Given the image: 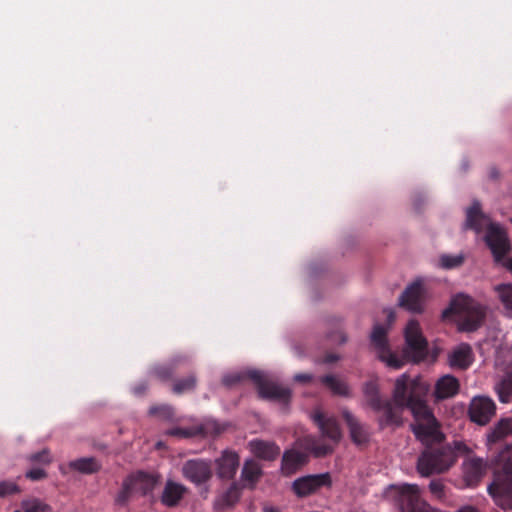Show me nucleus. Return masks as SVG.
Listing matches in <instances>:
<instances>
[{
  "instance_id": "nucleus-1",
  "label": "nucleus",
  "mask_w": 512,
  "mask_h": 512,
  "mask_svg": "<svg viewBox=\"0 0 512 512\" xmlns=\"http://www.w3.org/2000/svg\"><path fill=\"white\" fill-rule=\"evenodd\" d=\"M393 401L400 408H408L413 415L411 429L415 437L424 445L441 443L445 439L441 426L426 402L416 394V382L409 383L407 374H402L395 382Z\"/></svg>"
},
{
  "instance_id": "nucleus-2",
  "label": "nucleus",
  "mask_w": 512,
  "mask_h": 512,
  "mask_svg": "<svg viewBox=\"0 0 512 512\" xmlns=\"http://www.w3.org/2000/svg\"><path fill=\"white\" fill-rule=\"evenodd\" d=\"M386 333V329L382 325H375L371 333V341L379 359L387 366L399 369L404 365V359L419 363L427 357L428 342L423 336L417 321L411 320L404 330L405 348L403 357H399L389 350Z\"/></svg>"
},
{
  "instance_id": "nucleus-3",
  "label": "nucleus",
  "mask_w": 512,
  "mask_h": 512,
  "mask_svg": "<svg viewBox=\"0 0 512 512\" xmlns=\"http://www.w3.org/2000/svg\"><path fill=\"white\" fill-rule=\"evenodd\" d=\"M464 229H472L476 233L486 230L485 242L490 248L494 261L512 273V258L507 257L511 250L510 241L505 230L481 212L479 202H474L466 211Z\"/></svg>"
},
{
  "instance_id": "nucleus-4",
  "label": "nucleus",
  "mask_w": 512,
  "mask_h": 512,
  "mask_svg": "<svg viewBox=\"0 0 512 512\" xmlns=\"http://www.w3.org/2000/svg\"><path fill=\"white\" fill-rule=\"evenodd\" d=\"M245 377H249L257 385L260 397L277 401L282 405L283 410L287 409L291 398L290 389L273 382L262 371L248 370L246 372L228 373L223 377V384L227 387H232L241 382Z\"/></svg>"
},
{
  "instance_id": "nucleus-5",
  "label": "nucleus",
  "mask_w": 512,
  "mask_h": 512,
  "mask_svg": "<svg viewBox=\"0 0 512 512\" xmlns=\"http://www.w3.org/2000/svg\"><path fill=\"white\" fill-rule=\"evenodd\" d=\"M453 444V448L447 445L439 448H427L423 451L417 462L418 472L424 477L443 473L456 462V451L464 453L470 452V449L463 442L455 441Z\"/></svg>"
},
{
  "instance_id": "nucleus-6",
  "label": "nucleus",
  "mask_w": 512,
  "mask_h": 512,
  "mask_svg": "<svg viewBox=\"0 0 512 512\" xmlns=\"http://www.w3.org/2000/svg\"><path fill=\"white\" fill-rule=\"evenodd\" d=\"M486 309L470 296L459 293L454 296L443 314L453 313L457 316L459 329L462 331H474L483 322Z\"/></svg>"
},
{
  "instance_id": "nucleus-7",
  "label": "nucleus",
  "mask_w": 512,
  "mask_h": 512,
  "mask_svg": "<svg viewBox=\"0 0 512 512\" xmlns=\"http://www.w3.org/2000/svg\"><path fill=\"white\" fill-rule=\"evenodd\" d=\"M365 401L375 412L382 413L378 422L381 428L386 426H399L402 423L400 408L381 397L376 380L367 381L363 386Z\"/></svg>"
},
{
  "instance_id": "nucleus-8",
  "label": "nucleus",
  "mask_w": 512,
  "mask_h": 512,
  "mask_svg": "<svg viewBox=\"0 0 512 512\" xmlns=\"http://www.w3.org/2000/svg\"><path fill=\"white\" fill-rule=\"evenodd\" d=\"M401 512H438L420 498V488L416 484L391 485Z\"/></svg>"
},
{
  "instance_id": "nucleus-9",
  "label": "nucleus",
  "mask_w": 512,
  "mask_h": 512,
  "mask_svg": "<svg viewBox=\"0 0 512 512\" xmlns=\"http://www.w3.org/2000/svg\"><path fill=\"white\" fill-rule=\"evenodd\" d=\"M183 477L196 486L206 484L213 475L211 461L203 459H191L182 466Z\"/></svg>"
},
{
  "instance_id": "nucleus-10",
  "label": "nucleus",
  "mask_w": 512,
  "mask_h": 512,
  "mask_svg": "<svg viewBox=\"0 0 512 512\" xmlns=\"http://www.w3.org/2000/svg\"><path fill=\"white\" fill-rule=\"evenodd\" d=\"M332 484L329 473L306 475L299 477L292 483V489L298 497H306Z\"/></svg>"
},
{
  "instance_id": "nucleus-11",
  "label": "nucleus",
  "mask_w": 512,
  "mask_h": 512,
  "mask_svg": "<svg viewBox=\"0 0 512 512\" xmlns=\"http://www.w3.org/2000/svg\"><path fill=\"white\" fill-rule=\"evenodd\" d=\"M496 405L487 396H475L469 406V417L478 425H486L495 415Z\"/></svg>"
},
{
  "instance_id": "nucleus-12",
  "label": "nucleus",
  "mask_w": 512,
  "mask_h": 512,
  "mask_svg": "<svg viewBox=\"0 0 512 512\" xmlns=\"http://www.w3.org/2000/svg\"><path fill=\"white\" fill-rule=\"evenodd\" d=\"M424 288L421 279L409 284L399 298V305L410 312H421Z\"/></svg>"
},
{
  "instance_id": "nucleus-13",
  "label": "nucleus",
  "mask_w": 512,
  "mask_h": 512,
  "mask_svg": "<svg viewBox=\"0 0 512 512\" xmlns=\"http://www.w3.org/2000/svg\"><path fill=\"white\" fill-rule=\"evenodd\" d=\"M488 492L502 509L512 508V481L504 482L500 476L488 486Z\"/></svg>"
},
{
  "instance_id": "nucleus-14",
  "label": "nucleus",
  "mask_w": 512,
  "mask_h": 512,
  "mask_svg": "<svg viewBox=\"0 0 512 512\" xmlns=\"http://www.w3.org/2000/svg\"><path fill=\"white\" fill-rule=\"evenodd\" d=\"M487 470V462L479 457H471L462 464L463 480L469 487L476 486Z\"/></svg>"
},
{
  "instance_id": "nucleus-15",
  "label": "nucleus",
  "mask_w": 512,
  "mask_h": 512,
  "mask_svg": "<svg viewBox=\"0 0 512 512\" xmlns=\"http://www.w3.org/2000/svg\"><path fill=\"white\" fill-rule=\"evenodd\" d=\"M239 467V456L233 451H223L222 455L216 459L217 475L222 479H232Z\"/></svg>"
},
{
  "instance_id": "nucleus-16",
  "label": "nucleus",
  "mask_w": 512,
  "mask_h": 512,
  "mask_svg": "<svg viewBox=\"0 0 512 512\" xmlns=\"http://www.w3.org/2000/svg\"><path fill=\"white\" fill-rule=\"evenodd\" d=\"M311 418L318 425L323 437L327 438L333 444H336L340 440L341 431L334 418H325L320 411H315Z\"/></svg>"
},
{
  "instance_id": "nucleus-17",
  "label": "nucleus",
  "mask_w": 512,
  "mask_h": 512,
  "mask_svg": "<svg viewBox=\"0 0 512 512\" xmlns=\"http://www.w3.org/2000/svg\"><path fill=\"white\" fill-rule=\"evenodd\" d=\"M473 360L472 348L467 343H461L454 347L448 356L449 365L454 369H467Z\"/></svg>"
},
{
  "instance_id": "nucleus-18",
  "label": "nucleus",
  "mask_w": 512,
  "mask_h": 512,
  "mask_svg": "<svg viewBox=\"0 0 512 512\" xmlns=\"http://www.w3.org/2000/svg\"><path fill=\"white\" fill-rule=\"evenodd\" d=\"M512 445L503 447L494 458L496 477L500 476L504 482L512 481Z\"/></svg>"
},
{
  "instance_id": "nucleus-19",
  "label": "nucleus",
  "mask_w": 512,
  "mask_h": 512,
  "mask_svg": "<svg viewBox=\"0 0 512 512\" xmlns=\"http://www.w3.org/2000/svg\"><path fill=\"white\" fill-rule=\"evenodd\" d=\"M342 415L349 428L352 441L357 445L367 443L370 436L367 426L359 422L348 410H343Z\"/></svg>"
},
{
  "instance_id": "nucleus-20",
  "label": "nucleus",
  "mask_w": 512,
  "mask_h": 512,
  "mask_svg": "<svg viewBox=\"0 0 512 512\" xmlns=\"http://www.w3.org/2000/svg\"><path fill=\"white\" fill-rule=\"evenodd\" d=\"M248 445L254 456L263 460H275L280 454V448L270 441L255 439L251 440Z\"/></svg>"
},
{
  "instance_id": "nucleus-21",
  "label": "nucleus",
  "mask_w": 512,
  "mask_h": 512,
  "mask_svg": "<svg viewBox=\"0 0 512 512\" xmlns=\"http://www.w3.org/2000/svg\"><path fill=\"white\" fill-rule=\"evenodd\" d=\"M510 435H512V418H502L487 433L486 444L491 449L492 445Z\"/></svg>"
},
{
  "instance_id": "nucleus-22",
  "label": "nucleus",
  "mask_w": 512,
  "mask_h": 512,
  "mask_svg": "<svg viewBox=\"0 0 512 512\" xmlns=\"http://www.w3.org/2000/svg\"><path fill=\"white\" fill-rule=\"evenodd\" d=\"M186 492L187 488L183 484L169 480L164 487L161 501L165 506H176Z\"/></svg>"
},
{
  "instance_id": "nucleus-23",
  "label": "nucleus",
  "mask_w": 512,
  "mask_h": 512,
  "mask_svg": "<svg viewBox=\"0 0 512 512\" xmlns=\"http://www.w3.org/2000/svg\"><path fill=\"white\" fill-rule=\"evenodd\" d=\"M308 453L297 451V450H288L285 451L282 457V465L281 469L284 473L290 474L295 472L300 466L304 465L307 462Z\"/></svg>"
},
{
  "instance_id": "nucleus-24",
  "label": "nucleus",
  "mask_w": 512,
  "mask_h": 512,
  "mask_svg": "<svg viewBox=\"0 0 512 512\" xmlns=\"http://www.w3.org/2000/svg\"><path fill=\"white\" fill-rule=\"evenodd\" d=\"M459 389L458 380L451 375L441 377L435 386V396L437 399H446L454 396Z\"/></svg>"
},
{
  "instance_id": "nucleus-25",
  "label": "nucleus",
  "mask_w": 512,
  "mask_h": 512,
  "mask_svg": "<svg viewBox=\"0 0 512 512\" xmlns=\"http://www.w3.org/2000/svg\"><path fill=\"white\" fill-rule=\"evenodd\" d=\"M299 444L307 452H311L316 457H321L332 452L333 446L327 443H321L320 440L314 436H305L300 439Z\"/></svg>"
},
{
  "instance_id": "nucleus-26",
  "label": "nucleus",
  "mask_w": 512,
  "mask_h": 512,
  "mask_svg": "<svg viewBox=\"0 0 512 512\" xmlns=\"http://www.w3.org/2000/svg\"><path fill=\"white\" fill-rule=\"evenodd\" d=\"M262 474L260 465L253 459L246 460L241 472L242 481L253 487Z\"/></svg>"
},
{
  "instance_id": "nucleus-27",
  "label": "nucleus",
  "mask_w": 512,
  "mask_h": 512,
  "mask_svg": "<svg viewBox=\"0 0 512 512\" xmlns=\"http://www.w3.org/2000/svg\"><path fill=\"white\" fill-rule=\"evenodd\" d=\"M130 477H133L135 489L139 490L144 495L152 491L158 482V476L143 472L131 475Z\"/></svg>"
},
{
  "instance_id": "nucleus-28",
  "label": "nucleus",
  "mask_w": 512,
  "mask_h": 512,
  "mask_svg": "<svg viewBox=\"0 0 512 512\" xmlns=\"http://www.w3.org/2000/svg\"><path fill=\"white\" fill-rule=\"evenodd\" d=\"M69 467L83 474H92L100 470L101 464L93 457H84L71 461Z\"/></svg>"
},
{
  "instance_id": "nucleus-29",
  "label": "nucleus",
  "mask_w": 512,
  "mask_h": 512,
  "mask_svg": "<svg viewBox=\"0 0 512 512\" xmlns=\"http://www.w3.org/2000/svg\"><path fill=\"white\" fill-rule=\"evenodd\" d=\"M321 382L336 395H350V388L348 384L334 375H326L321 377Z\"/></svg>"
},
{
  "instance_id": "nucleus-30",
  "label": "nucleus",
  "mask_w": 512,
  "mask_h": 512,
  "mask_svg": "<svg viewBox=\"0 0 512 512\" xmlns=\"http://www.w3.org/2000/svg\"><path fill=\"white\" fill-rule=\"evenodd\" d=\"M495 391L499 401L508 403L512 396V371L506 373L501 380L495 384Z\"/></svg>"
},
{
  "instance_id": "nucleus-31",
  "label": "nucleus",
  "mask_w": 512,
  "mask_h": 512,
  "mask_svg": "<svg viewBox=\"0 0 512 512\" xmlns=\"http://www.w3.org/2000/svg\"><path fill=\"white\" fill-rule=\"evenodd\" d=\"M507 315L512 316V284H499L494 287Z\"/></svg>"
},
{
  "instance_id": "nucleus-32",
  "label": "nucleus",
  "mask_w": 512,
  "mask_h": 512,
  "mask_svg": "<svg viewBox=\"0 0 512 512\" xmlns=\"http://www.w3.org/2000/svg\"><path fill=\"white\" fill-rule=\"evenodd\" d=\"M133 477H127L122 484V488L115 498L116 505L124 506L127 504L133 490H136L133 484Z\"/></svg>"
},
{
  "instance_id": "nucleus-33",
  "label": "nucleus",
  "mask_w": 512,
  "mask_h": 512,
  "mask_svg": "<svg viewBox=\"0 0 512 512\" xmlns=\"http://www.w3.org/2000/svg\"><path fill=\"white\" fill-rule=\"evenodd\" d=\"M464 254H442L439 257V265L443 269H454L464 262Z\"/></svg>"
},
{
  "instance_id": "nucleus-34",
  "label": "nucleus",
  "mask_w": 512,
  "mask_h": 512,
  "mask_svg": "<svg viewBox=\"0 0 512 512\" xmlns=\"http://www.w3.org/2000/svg\"><path fill=\"white\" fill-rule=\"evenodd\" d=\"M23 512H47L50 507L39 499L24 500L21 504Z\"/></svg>"
},
{
  "instance_id": "nucleus-35",
  "label": "nucleus",
  "mask_w": 512,
  "mask_h": 512,
  "mask_svg": "<svg viewBox=\"0 0 512 512\" xmlns=\"http://www.w3.org/2000/svg\"><path fill=\"white\" fill-rule=\"evenodd\" d=\"M151 415L158 416L160 419L171 421L174 418L173 408L168 405L151 407L149 410Z\"/></svg>"
},
{
  "instance_id": "nucleus-36",
  "label": "nucleus",
  "mask_w": 512,
  "mask_h": 512,
  "mask_svg": "<svg viewBox=\"0 0 512 512\" xmlns=\"http://www.w3.org/2000/svg\"><path fill=\"white\" fill-rule=\"evenodd\" d=\"M196 379L189 376L184 380L177 381L173 386V391L177 394L192 390L195 387Z\"/></svg>"
},
{
  "instance_id": "nucleus-37",
  "label": "nucleus",
  "mask_w": 512,
  "mask_h": 512,
  "mask_svg": "<svg viewBox=\"0 0 512 512\" xmlns=\"http://www.w3.org/2000/svg\"><path fill=\"white\" fill-rule=\"evenodd\" d=\"M19 486L9 480L0 481V498L20 493Z\"/></svg>"
},
{
  "instance_id": "nucleus-38",
  "label": "nucleus",
  "mask_w": 512,
  "mask_h": 512,
  "mask_svg": "<svg viewBox=\"0 0 512 512\" xmlns=\"http://www.w3.org/2000/svg\"><path fill=\"white\" fill-rule=\"evenodd\" d=\"M29 460L31 462H39L42 464H49L52 461V457H51L50 451L48 449H43L40 452L30 455Z\"/></svg>"
},
{
  "instance_id": "nucleus-39",
  "label": "nucleus",
  "mask_w": 512,
  "mask_h": 512,
  "mask_svg": "<svg viewBox=\"0 0 512 512\" xmlns=\"http://www.w3.org/2000/svg\"><path fill=\"white\" fill-rule=\"evenodd\" d=\"M167 435L175 436L179 438H189L193 436V430L188 428H172L166 431Z\"/></svg>"
},
{
  "instance_id": "nucleus-40",
  "label": "nucleus",
  "mask_w": 512,
  "mask_h": 512,
  "mask_svg": "<svg viewBox=\"0 0 512 512\" xmlns=\"http://www.w3.org/2000/svg\"><path fill=\"white\" fill-rule=\"evenodd\" d=\"M46 472L42 468H34L26 472L25 476L33 481L41 480L46 477Z\"/></svg>"
},
{
  "instance_id": "nucleus-41",
  "label": "nucleus",
  "mask_w": 512,
  "mask_h": 512,
  "mask_svg": "<svg viewBox=\"0 0 512 512\" xmlns=\"http://www.w3.org/2000/svg\"><path fill=\"white\" fill-rule=\"evenodd\" d=\"M154 373L158 378L166 380L172 375V369L170 366H157L154 369Z\"/></svg>"
},
{
  "instance_id": "nucleus-42",
  "label": "nucleus",
  "mask_w": 512,
  "mask_h": 512,
  "mask_svg": "<svg viewBox=\"0 0 512 512\" xmlns=\"http://www.w3.org/2000/svg\"><path fill=\"white\" fill-rule=\"evenodd\" d=\"M443 488H444L443 484L438 480H433L429 484L430 491L437 496L442 495Z\"/></svg>"
},
{
  "instance_id": "nucleus-43",
  "label": "nucleus",
  "mask_w": 512,
  "mask_h": 512,
  "mask_svg": "<svg viewBox=\"0 0 512 512\" xmlns=\"http://www.w3.org/2000/svg\"><path fill=\"white\" fill-rule=\"evenodd\" d=\"M312 375L308 373H299L294 376V380L298 382H307L312 379Z\"/></svg>"
},
{
  "instance_id": "nucleus-44",
  "label": "nucleus",
  "mask_w": 512,
  "mask_h": 512,
  "mask_svg": "<svg viewBox=\"0 0 512 512\" xmlns=\"http://www.w3.org/2000/svg\"><path fill=\"white\" fill-rule=\"evenodd\" d=\"M146 390V386L144 384H141L139 386H136L133 388V393L136 395L142 394Z\"/></svg>"
},
{
  "instance_id": "nucleus-45",
  "label": "nucleus",
  "mask_w": 512,
  "mask_h": 512,
  "mask_svg": "<svg viewBox=\"0 0 512 512\" xmlns=\"http://www.w3.org/2000/svg\"><path fill=\"white\" fill-rule=\"evenodd\" d=\"M263 512H279V508L270 506V505H266L263 507Z\"/></svg>"
},
{
  "instance_id": "nucleus-46",
  "label": "nucleus",
  "mask_w": 512,
  "mask_h": 512,
  "mask_svg": "<svg viewBox=\"0 0 512 512\" xmlns=\"http://www.w3.org/2000/svg\"><path fill=\"white\" fill-rule=\"evenodd\" d=\"M457 512H478L476 508L472 506H465L459 509Z\"/></svg>"
},
{
  "instance_id": "nucleus-47",
  "label": "nucleus",
  "mask_w": 512,
  "mask_h": 512,
  "mask_svg": "<svg viewBox=\"0 0 512 512\" xmlns=\"http://www.w3.org/2000/svg\"><path fill=\"white\" fill-rule=\"evenodd\" d=\"M338 360V356L336 355H327L324 359L325 363H332L334 361Z\"/></svg>"
},
{
  "instance_id": "nucleus-48",
  "label": "nucleus",
  "mask_w": 512,
  "mask_h": 512,
  "mask_svg": "<svg viewBox=\"0 0 512 512\" xmlns=\"http://www.w3.org/2000/svg\"><path fill=\"white\" fill-rule=\"evenodd\" d=\"M389 319L392 320L393 319V314L390 312L389 313Z\"/></svg>"
},
{
  "instance_id": "nucleus-49",
  "label": "nucleus",
  "mask_w": 512,
  "mask_h": 512,
  "mask_svg": "<svg viewBox=\"0 0 512 512\" xmlns=\"http://www.w3.org/2000/svg\"><path fill=\"white\" fill-rule=\"evenodd\" d=\"M14 512H20V511H14Z\"/></svg>"
}]
</instances>
